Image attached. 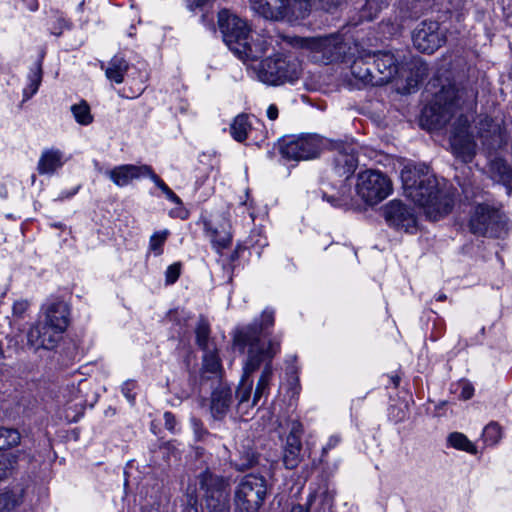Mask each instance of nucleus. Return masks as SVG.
I'll use <instances>...</instances> for the list:
<instances>
[{"mask_svg": "<svg viewBox=\"0 0 512 512\" xmlns=\"http://www.w3.org/2000/svg\"><path fill=\"white\" fill-rule=\"evenodd\" d=\"M203 371L208 372L215 377H218L221 373L220 359L217 354L216 348H212L204 351L203 355Z\"/></svg>", "mask_w": 512, "mask_h": 512, "instance_id": "31", "label": "nucleus"}, {"mask_svg": "<svg viewBox=\"0 0 512 512\" xmlns=\"http://www.w3.org/2000/svg\"><path fill=\"white\" fill-rule=\"evenodd\" d=\"M181 272V264L180 263H174L170 266H168L166 272H165V282L168 285L174 284Z\"/></svg>", "mask_w": 512, "mask_h": 512, "instance_id": "47", "label": "nucleus"}, {"mask_svg": "<svg viewBox=\"0 0 512 512\" xmlns=\"http://www.w3.org/2000/svg\"><path fill=\"white\" fill-rule=\"evenodd\" d=\"M206 235L218 249L226 248L231 243L230 223L225 215L213 216L203 220Z\"/></svg>", "mask_w": 512, "mask_h": 512, "instance_id": "17", "label": "nucleus"}, {"mask_svg": "<svg viewBox=\"0 0 512 512\" xmlns=\"http://www.w3.org/2000/svg\"><path fill=\"white\" fill-rule=\"evenodd\" d=\"M135 387V383L133 381H127L122 385V393L128 399L130 403H134L135 395L132 393V390Z\"/></svg>", "mask_w": 512, "mask_h": 512, "instance_id": "53", "label": "nucleus"}, {"mask_svg": "<svg viewBox=\"0 0 512 512\" xmlns=\"http://www.w3.org/2000/svg\"><path fill=\"white\" fill-rule=\"evenodd\" d=\"M148 177L155 183V185L165 194L167 199L170 201L181 205V199L157 176L153 170L148 174Z\"/></svg>", "mask_w": 512, "mask_h": 512, "instance_id": "41", "label": "nucleus"}, {"mask_svg": "<svg viewBox=\"0 0 512 512\" xmlns=\"http://www.w3.org/2000/svg\"><path fill=\"white\" fill-rule=\"evenodd\" d=\"M71 112L76 122L81 126H87L92 123L93 116L90 111V106L86 101H81L71 106Z\"/></svg>", "mask_w": 512, "mask_h": 512, "instance_id": "33", "label": "nucleus"}, {"mask_svg": "<svg viewBox=\"0 0 512 512\" xmlns=\"http://www.w3.org/2000/svg\"><path fill=\"white\" fill-rule=\"evenodd\" d=\"M257 337V331L247 328L241 331L233 339L235 347L242 352L247 353V359L244 364L245 377L258 370L263 364L260 377L253 396V405H256L259 399L268 393L270 381L273 376V358L280 352V339L278 337L269 338L265 343L260 344Z\"/></svg>", "mask_w": 512, "mask_h": 512, "instance_id": "3", "label": "nucleus"}, {"mask_svg": "<svg viewBox=\"0 0 512 512\" xmlns=\"http://www.w3.org/2000/svg\"><path fill=\"white\" fill-rule=\"evenodd\" d=\"M445 298H446V296L444 294H441V295H439V297L437 299L439 301H443Z\"/></svg>", "mask_w": 512, "mask_h": 512, "instance_id": "64", "label": "nucleus"}, {"mask_svg": "<svg viewBox=\"0 0 512 512\" xmlns=\"http://www.w3.org/2000/svg\"><path fill=\"white\" fill-rule=\"evenodd\" d=\"M414 47L423 53H433L444 42L445 38L436 21H423L413 31Z\"/></svg>", "mask_w": 512, "mask_h": 512, "instance_id": "14", "label": "nucleus"}, {"mask_svg": "<svg viewBox=\"0 0 512 512\" xmlns=\"http://www.w3.org/2000/svg\"><path fill=\"white\" fill-rule=\"evenodd\" d=\"M470 230L473 234L501 238L507 234V222L504 216L495 209L479 205L470 219Z\"/></svg>", "mask_w": 512, "mask_h": 512, "instance_id": "11", "label": "nucleus"}, {"mask_svg": "<svg viewBox=\"0 0 512 512\" xmlns=\"http://www.w3.org/2000/svg\"><path fill=\"white\" fill-rule=\"evenodd\" d=\"M448 442L455 449L462 450V451L468 452L470 454L477 453L476 446L463 433H460V432L451 433L448 437Z\"/></svg>", "mask_w": 512, "mask_h": 512, "instance_id": "34", "label": "nucleus"}, {"mask_svg": "<svg viewBox=\"0 0 512 512\" xmlns=\"http://www.w3.org/2000/svg\"><path fill=\"white\" fill-rule=\"evenodd\" d=\"M164 419H165V426L169 430H173L174 425H175V417H174V415L172 413H170V412H166L164 414Z\"/></svg>", "mask_w": 512, "mask_h": 512, "instance_id": "55", "label": "nucleus"}, {"mask_svg": "<svg viewBox=\"0 0 512 512\" xmlns=\"http://www.w3.org/2000/svg\"><path fill=\"white\" fill-rule=\"evenodd\" d=\"M418 81V79H411L409 80L408 85L413 88L417 85Z\"/></svg>", "mask_w": 512, "mask_h": 512, "instance_id": "60", "label": "nucleus"}, {"mask_svg": "<svg viewBox=\"0 0 512 512\" xmlns=\"http://www.w3.org/2000/svg\"><path fill=\"white\" fill-rule=\"evenodd\" d=\"M252 390V380L243 375L242 382L236 391V398L238 399V411L241 414H248V409L252 408L253 402L250 404L249 399Z\"/></svg>", "mask_w": 512, "mask_h": 512, "instance_id": "29", "label": "nucleus"}, {"mask_svg": "<svg viewBox=\"0 0 512 512\" xmlns=\"http://www.w3.org/2000/svg\"><path fill=\"white\" fill-rule=\"evenodd\" d=\"M218 25L228 48L243 62L257 61L268 52L270 39L262 35L254 38L246 20L230 11L219 12Z\"/></svg>", "mask_w": 512, "mask_h": 512, "instance_id": "4", "label": "nucleus"}, {"mask_svg": "<svg viewBox=\"0 0 512 512\" xmlns=\"http://www.w3.org/2000/svg\"><path fill=\"white\" fill-rule=\"evenodd\" d=\"M63 164V154L60 150L46 149L39 158L37 171L41 175L52 174L57 169L61 168Z\"/></svg>", "mask_w": 512, "mask_h": 512, "instance_id": "23", "label": "nucleus"}, {"mask_svg": "<svg viewBox=\"0 0 512 512\" xmlns=\"http://www.w3.org/2000/svg\"><path fill=\"white\" fill-rule=\"evenodd\" d=\"M302 434V424L298 420H291L289 423V434L286 438V441L292 442L291 438H293L296 442H301Z\"/></svg>", "mask_w": 512, "mask_h": 512, "instance_id": "45", "label": "nucleus"}, {"mask_svg": "<svg viewBox=\"0 0 512 512\" xmlns=\"http://www.w3.org/2000/svg\"><path fill=\"white\" fill-rule=\"evenodd\" d=\"M258 119L254 115L239 114L235 117L231 128H252L258 124Z\"/></svg>", "mask_w": 512, "mask_h": 512, "instance_id": "43", "label": "nucleus"}, {"mask_svg": "<svg viewBox=\"0 0 512 512\" xmlns=\"http://www.w3.org/2000/svg\"><path fill=\"white\" fill-rule=\"evenodd\" d=\"M18 456L13 453H4L0 455V481L6 479L16 469Z\"/></svg>", "mask_w": 512, "mask_h": 512, "instance_id": "36", "label": "nucleus"}, {"mask_svg": "<svg viewBox=\"0 0 512 512\" xmlns=\"http://www.w3.org/2000/svg\"><path fill=\"white\" fill-rule=\"evenodd\" d=\"M169 236V231L164 229L162 231L155 232L149 240V248L151 251L155 253V255L162 254V246L165 243L167 237Z\"/></svg>", "mask_w": 512, "mask_h": 512, "instance_id": "42", "label": "nucleus"}, {"mask_svg": "<svg viewBox=\"0 0 512 512\" xmlns=\"http://www.w3.org/2000/svg\"><path fill=\"white\" fill-rule=\"evenodd\" d=\"M351 72L355 78L366 84L373 85V81H375V74L363 59H357L352 63Z\"/></svg>", "mask_w": 512, "mask_h": 512, "instance_id": "30", "label": "nucleus"}, {"mask_svg": "<svg viewBox=\"0 0 512 512\" xmlns=\"http://www.w3.org/2000/svg\"><path fill=\"white\" fill-rule=\"evenodd\" d=\"M303 1L306 4V12H307L311 5L318 6L319 8L326 10V11H331V10L339 7V5H341V3L344 0H303Z\"/></svg>", "mask_w": 512, "mask_h": 512, "instance_id": "44", "label": "nucleus"}, {"mask_svg": "<svg viewBox=\"0 0 512 512\" xmlns=\"http://www.w3.org/2000/svg\"><path fill=\"white\" fill-rule=\"evenodd\" d=\"M251 9L271 21H293L304 18L306 4L303 0H249Z\"/></svg>", "mask_w": 512, "mask_h": 512, "instance_id": "7", "label": "nucleus"}, {"mask_svg": "<svg viewBox=\"0 0 512 512\" xmlns=\"http://www.w3.org/2000/svg\"><path fill=\"white\" fill-rule=\"evenodd\" d=\"M479 138L483 146H486L488 150H493L500 147L499 142L502 139V133L501 130H482V133L479 134Z\"/></svg>", "mask_w": 512, "mask_h": 512, "instance_id": "38", "label": "nucleus"}, {"mask_svg": "<svg viewBox=\"0 0 512 512\" xmlns=\"http://www.w3.org/2000/svg\"><path fill=\"white\" fill-rule=\"evenodd\" d=\"M374 57V66L377 74H375L373 85L378 86L389 83L398 74V59L393 53L387 51L378 52Z\"/></svg>", "mask_w": 512, "mask_h": 512, "instance_id": "18", "label": "nucleus"}, {"mask_svg": "<svg viewBox=\"0 0 512 512\" xmlns=\"http://www.w3.org/2000/svg\"><path fill=\"white\" fill-rule=\"evenodd\" d=\"M142 512H161L160 505H159V504H157L156 506H155V505H152V506H145V507L142 509Z\"/></svg>", "mask_w": 512, "mask_h": 512, "instance_id": "58", "label": "nucleus"}, {"mask_svg": "<svg viewBox=\"0 0 512 512\" xmlns=\"http://www.w3.org/2000/svg\"><path fill=\"white\" fill-rule=\"evenodd\" d=\"M274 310L270 308H266L263 310L259 321L255 320L252 324L244 326L240 329H238L235 334L234 338L243 330L247 328H252L257 331V337L260 344L266 343L269 338L278 337L281 340V337L278 335H269L267 330L271 328L274 325ZM264 347H267L266 344H264Z\"/></svg>", "mask_w": 512, "mask_h": 512, "instance_id": "22", "label": "nucleus"}, {"mask_svg": "<svg viewBox=\"0 0 512 512\" xmlns=\"http://www.w3.org/2000/svg\"><path fill=\"white\" fill-rule=\"evenodd\" d=\"M301 65L294 57L276 54L260 62L256 72L258 79L269 85H280L298 79Z\"/></svg>", "mask_w": 512, "mask_h": 512, "instance_id": "5", "label": "nucleus"}, {"mask_svg": "<svg viewBox=\"0 0 512 512\" xmlns=\"http://www.w3.org/2000/svg\"><path fill=\"white\" fill-rule=\"evenodd\" d=\"M449 147L452 154L461 161L468 163L476 154L475 135L470 130H449Z\"/></svg>", "mask_w": 512, "mask_h": 512, "instance_id": "16", "label": "nucleus"}, {"mask_svg": "<svg viewBox=\"0 0 512 512\" xmlns=\"http://www.w3.org/2000/svg\"><path fill=\"white\" fill-rule=\"evenodd\" d=\"M332 205H336L337 204V199L334 198L333 196L329 197L327 199Z\"/></svg>", "mask_w": 512, "mask_h": 512, "instance_id": "61", "label": "nucleus"}, {"mask_svg": "<svg viewBox=\"0 0 512 512\" xmlns=\"http://www.w3.org/2000/svg\"><path fill=\"white\" fill-rule=\"evenodd\" d=\"M255 461V456L253 454L248 453L244 459H241L240 461L235 460L234 464L237 469L245 470L250 468L255 463Z\"/></svg>", "mask_w": 512, "mask_h": 512, "instance_id": "51", "label": "nucleus"}, {"mask_svg": "<svg viewBox=\"0 0 512 512\" xmlns=\"http://www.w3.org/2000/svg\"><path fill=\"white\" fill-rule=\"evenodd\" d=\"M151 167L148 165H119L106 172L110 180L118 187L127 186L132 180L148 177Z\"/></svg>", "mask_w": 512, "mask_h": 512, "instance_id": "20", "label": "nucleus"}, {"mask_svg": "<svg viewBox=\"0 0 512 512\" xmlns=\"http://www.w3.org/2000/svg\"><path fill=\"white\" fill-rule=\"evenodd\" d=\"M388 0H366L359 12V18L357 20L352 19L351 24L357 26L363 21L373 20L377 14L387 7Z\"/></svg>", "mask_w": 512, "mask_h": 512, "instance_id": "27", "label": "nucleus"}, {"mask_svg": "<svg viewBox=\"0 0 512 512\" xmlns=\"http://www.w3.org/2000/svg\"><path fill=\"white\" fill-rule=\"evenodd\" d=\"M341 442V438L339 435H331L329 438H328V441L327 443L322 447V452H321V462L324 461V458L328 455V452L330 450H332L333 448L337 447L339 445V443Z\"/></svg>", "mask_w": 512, "mask_h": 512, "instance_id": "50", "label": "nucleus"}, {"mask_svg": "<svg viewBox=\"0 0 512 512\" xmlns=\"http://www.w3.org/2000/svg\"><path fill=\"white\" fill-rule=\"evenodd\" d=\"M502 437L501 427L495 423H489L483 431V438L489 445H495L499 442Z\"/></svg>", "mask_w": 512, "mask_h": 512, "instance_id": "40", "label": "nucleus"}, {"mask_svg": "<svg viewBox=\"0 0 512 512\" xmlns=\"http://www.w3.org/2000/svg\"><path fill=\"white\" fill-rule=\"evenodd\" d=\"M196 342L197 345L203 350H209L215 348L214 344L209 338L210 328L208 322L201 318L197 324L196 330Z\"/></svg>", "mask_w": 512, "mask_h": 512, "instance_id": "32", "label": "nucleus"}, {"mask_svg": "<svg viewBox=\"0 0 512 512\" xmlns=\"http://www.w3.org/2000/svg\"><path fill=\"white\" fill-rule=\"evenodd\" d=\"M326 148L336 152L334 157L335 169L338 174L348 177L358 166V144L350 140H332Z\"/></svg>", "mask_w": 512, "mask_h": 512, "instance_id": "12", "label": "nucleus"}, {"mask_svg": "<svg viewBox=\"0 0 512 512\" xmlns=\"http://www.w3.org/2000/svg\"><path fill=\"white\" fill-rule=\"evenodd\" d=\"M42 81V66L41 63L38 62L34 66V68L31 69V72L29 74V84L24 89V97L26 99L30 98L32 95H34L41 84Z\"/></svg>", "mask_w": 512, "mask_h": 512, "instance_id": "35", "label": "nucleus"}, {"mask_svg": "<svg viewBox=\"0 0 512 512\" xmlns=\"http://www.w3.org/2000/svg\"><path fill=\"white\" fill-rule=\"evenodd\" d=\"M16 506V500L10 493L0 494V512H12Z\"/></svg>", "mask_w": 512, "mask_h": 512, "instance_id": "46", "label": "nucleus"}, {"mask_svg": "<svg viewBox=\"0 0 512 512\" xmlns=\"http://www.w3.org/2000/svg\"><path fill=\"white\" fill-rule=\"evenodd\" d=\"M46 324L65 332L70 324V309L62 300H54L44 306V319Z\"/></svg>", "mask_w": 512, "mask_h": 512, "instance_id": "19", "label": "nucleus"}, {"mask_svg": "<svg viewBox=\"0 0 512 512\" xmlns=\"http://www.w3.org/2000/svg\"><path fill=\"white\" fill-rule=\"evenodd\" d=\"M232 394L227 387H220L213 391L211 397V412L214 418L221 419L231 404Z\"/></svg>", "mask_w": 512, "mask_h": 512, "instance_id": "24", "label": "nucleus"}, {"mask_svg": "<svg viewBox=\"0 0 512 512\" xmlns=\"http://www.w3.org/2000/svg\"><path fill=\"white\" fill-rule=\"evenodd\" d=\"M20 439V433L16 429L0 427V449L17 446Z\"/></svg>", "mask_w": 512, "mask_h": 512, "instance_id": "37", "label": "nucleus"}, {"mask_svg": "<svg viewBox=\"0 0 512 512\" xmlns=\"http://www.w3.org/2000/svg\"><path fill=\"white\" fill-rule=\"evenodd\" d=\"M30 308V302L25 299H20L14 302L13 304V316L16 318H24L26 312Z\"/></svg>", "mask_w": 512, "mask_h": 512, "instance_id": "48", "label": "nucleus"}, {"mask_svg": "<svg viewBox=\"0 0 512 512\" xmlns=\"http://www.w3.org/2000/svg\"><path fill=\"white\" fill-rule=\"evenodd\" d=\"M66 392L67 393L64 394V397L67 399V403L73 404L75 409H82L84 406V399L80 385L76 386L73 384L68 386Z\"/></svg>", "mask_w": 512, "mask_h": 512, "instance_id": "39", "label": "nucleus"}, {"mask_svg": "<svg viewBox=\"0 0 512 512\" xmlns=\"http://www.w3.org/2000/svg\"><path fill=\"white\" fill-rule=\"evenodd\" d=\"M489 173L494 181L510 185L512 183V168L508 163L499 157L492 159L489 163Z\"/></svg>", "mask_w": 512, "mask_h": 512, "instance_id": "26", "label": "nucleus"}, {"mask_svg": "<svg viewBox=\"0 0 512 512\" xmlns=\"http://www.w3.org/2000/svg\"><path fill=\"white\" fill-rule=\"evenodd\" d=\"M4 358V351L2 348V344L0 343V359Z\"/></svg>", "mask_w": 512, "mask_h": 512, "instance_id": "63", "label": "nucleus"}, {"mask_svg": "<svg viewBox=\"0 0 512 512\" xmlns=\"http://www.w3.org/2000/svg\"><path fill=\"white\" fill-rule=\"evenodd\" d=\"M475 109L476 92L473 89H458L453 84H442L423 108L420 126L437 128L448 124L452 128H468Z\"/></svg>", "mask_w": 512, "mask_h": 512, "instance_id": "2", "label": "nucleus"}, {"mask_svg": "<svg viewBox=\"0 0 512 512\" xmlns=\"http://www.w3.org/2000/svg\"><path fill=\"white\" fill-rule=\"evenodd\" d=\"M27 5L28 9L32 12L37 11L39 7L37 0H29Z\"/></svg>", "mask_w": 512, "mask_h": 512, "instance_id": "59", "label": "nucleus"}, {"mask_svg": "<svg viewBox=\"0 0 512 512\" xmlns=\"http://www.w3.org/2000/svg\"><path fill=\"white\" fill-rule=\"evenodd\" d=\"M267 117L271 120H275L278 117V108L274 104L268 107Z\"/></svg>", "mask_w": 512, "mask_h": 512, "instance_id": "57", "label": "nucleus"}, {"mask_svg": "<svg viewBox=\"0 0 512 512\" xmlns=\"http://www.w3.org/2000/svg\"><path fill=\"white\" fill-rule=\"evenodd\" d=\"M383 215L386 222L406 232H412L417 227V217L414 210L399 200H392L383 207Z\"/></svg>", "mask_w": 512, "mask_h": 512, "instance_id": "15", "label": "nucleus"}, {"mask_svg": "<svg viewBox=\"0 0 512 512\" xmlns=\"http://www.w3.org/2000/svg\"><path fill=\"white\" fill-rule=\"evenodd\" d=\"M381 25L383 33L388 35H394L401 29L402 20L395 18L394 21H383Z\"/></svg>", "mask_w": 512, "mask_h": 512, "instance_id": "49", "label": "nucleus"}, {"mask_svg": "<svg viewBox=\"0 0 512 512\" xmlns=\"http://www.w3.org/2000/svg\"><path fill=\"white\" fill-rule=\"evenodd\" d=\"M332 143L331 139L317 133H301L295 139H284L280 145L283 157L292 160H309L319 156L321 151Z\"/></svg>", "mask_w": 512, "mask_h": 512, "instance_id": "8", "label": "nucleus"}, {"mask_svg": "<svg viewBox=\"0 0 512 512\" xmlns=\"http://www.w3.org/2000/svg\"><path fill=\"white\" fill-rule=\"evenodd\" d=\"M356 191L368 205H376L392 192L391 180L378 170H365L357 176Z\"/></svg>", "mask_w": 512, "mask_h": 512, "instance_id": "10", "label": "nucleus"}, {"mask_svg": "<svg viewBox=\"0 0 512 512\" xmlns=\"http://www.w3.org/2000/svg\"><path fill=\"white\" fill-rule=\"evenodd\" d=\"M291 440L285 442L283 451V463L287 469L296 468L302 460V442H296L293 438Z\"/></svg>", "mask_w": 512, "mask_h": 512, "instance_id": "28", "label": "nucleus"}, {"mask_svg": "<svg viewBox=\"0 0 512 512\" xmlns=\"http://www.w3.org/2000/svg\"><path fill=\"white\" fill-rule=\"evenodd\" d=\"M312 49L315 53L321 54V57L315 58L325 63L336 61L345 53L344 45L338 36L316 38L312 41Z\"/></svg>", "mask_w": 512, "mask_h": 512, "instance_id": "21", "label": "nucleus"}, {"mask_svg": "<svg viewBox=\"0 0 512 512\" xmlns=\"http://www.w3.org/2000/svg\"><path fill=\"white\" fill-rule=\"evenodd\" d=\"M404 194L418 205L425 216L437 221L447 216L455 203V190L438 179L426 165H406L401 171Z\"/></svg>", "mask_w": 512, "mask_h": 512, "instance_id": "1", "label": "nucleus"}, {"mask_svg": "<svg viewBox=\"0 0 512 512\" xmlns=\"http://www.w3.org/2000/svg\"><path fill=\"white\" fill-rule=\"evenodd\" d=\"M204 491L205 508L208 512H230V483L228 479L206 470L198 475Z\"/></svg>", "mask_w": 512, "mask_h": 512, "instance_id": "6", "label": "nucleus"}, {"mask_svg": "<svg viewBox=\"0 0 512 512\" xmlns=\"http://www.w3.org/2000/svg\"><path fill=\"white\" fill-rule=\"evenodd\" d=\"M267 493L266 481L262 476L246 475L235 491L236 512H257Z\"/></svg>", "mask_w": 512, "mask_h": 512, "instance_id": "9", "label": "nucleus"}, {"mask_svg": "<svg viewBox=\"0 0 512 512\" xmlns=\"http://www.w3.org/2000/svg\"><path fill=\"white\" fill-rule=\"evenodd\" d=\"M231 136L238 142H243L247 138V130H230Z\"/></svg>", "mask_w": 512, "mask_h": 512, "instance_id": "54", "label": "nucleus"}, {"mask_svg": "<svg viewBox=\"0 0 512 512\" xmlns=\"http://www.w3.org/2000/svg\"><path fill=\"white\" fill-rule=\"evenodd\" d=\"M196 6H201L205 3L206 0H193Z\"/></svg>", "mask_w": 512, "mask_h": 512, "instance_id": "62", "label": "nucleus"}, {"mask_svg": "<svg viewBox=\"0 0 512 512\" xmlns=\"http://www.w3.org/2000/svg\"><path fill=\"white\" fill-rule=\"evenodd\" d=\"M473 392L474 389L469 384H465L462 388L461 396L467 400L473 396Z\"/></svg>", "mask_w": 512, "mask_h": 512, "instance_id": "56", "label": "nucleus"}, {"mask_svg": "<svg viewBox=\"0 0 512 512\" xmlns=\"http://www.w3.org/2000/svg\"><path fill=\"white\" fill-rule=\"evenodd\" d=\"M315 498H316V494L311 493L307 498V502H306L305 506L300 505V504H295L291 507L290 512H309L310 506L315 501Z\"/></svg>", "mask_w": 512, "mask_h": 512, "instance_id": "52", "label": "nucleus"}, {"mask_svg": "<svg viewBox=\"0 0 512 512\" xmlns=\"http://www.w3.org/2000/svg\"><path fill=\"white\" fill-rule=\"evenodd\" d=\"M63 334L57 328L40 320L27 331V346L34 352L40 349L53 350L62 340Z\"/></svg>", "mask_w": 512, "mask_h": 512, "instance_id": "13", "label": "nucleus"}, {"mask_svg": "<svg viewBox=\"0 0 512 512\" xmlns=\"http://www.w3.org/2000/svg\"><path fill=\"white\" fill-rule=\"evenodd\" d=\"M101 68L105 70V75L108 80L116 84H121L123 83L125 74L129 69V64L124 57L115 55L110 59L106 66L102 63Z\"/></svg>", "mask_w": 512, "mask_h": 512, "instance_id": "25", "label": "nucleus"}]
</instances>
